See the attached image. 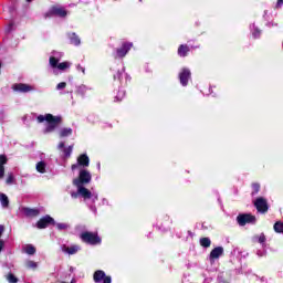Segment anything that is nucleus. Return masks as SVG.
Wrapping results in <instances>:
<instances>
[{"mask_svg": "<svg viewBox=\"0 0 283 283\" xmlns=\"http://www.w3.org/2000/svg\"><path fill=\"white\" fill-rule=\"evenodd\" d=\"M38 123H45L46 122V127L44 129L45 134H52V132L56 130V127L63 123V117L61 116H54L50 113L45 115H39L36 117Z\"/></svg>", "mask_w": 283, "mask_h": 283, "instance_id": "1", "label": "nucleus"}, {"mask_svg": "<svg viewBox=\"0 0 283 283\" xmlns=\"http://www.w3.org/2000/svg\"><path fill=\"white\" fill-rule=\"evenodd\" d=\"M81 240L83 242H86V244H101V237H98L97 232H82L80 235Z\"/></svg>", "mask_w": 283, "mask_h": 283, "instance_id": "2", "label": "nucleus"}, {"mask_svg": "<svg viewBox=\"0 0 283 283\" xmlns=\"http://www.w3.org/2000/svg\"><path fill=\"white\" fill-rule=\"evenodd\" d=\"M90 182H92V174L86 169L80 170L78 178L73 180L75 186L90 185Z\"/></svg>", "mask_w": 283, "mask_h": 283, "instance_id": "3", "label": "nucleus"}, {"mask_svg": "<svg viewBox=\"0 0 283 283\" xmlns=\"http://www.w3.org/2000/svg\"><path fill=\"white\" fill-rule=\"evenodd\" d=\"M45 17H60L61 19H65V17H67V10L59 4H55L50 8L49 12L45 13Z\"/></svg>", "mask_w": 283, "mask_h": 283, "instance_id": "4", "label": "nucleus"}, {"mask_svg": "<svg viewBox=\"0 0 283 283\" xmlns=\"http://www.w3.org/2000/svg\"><path fill=\"white\" fill-rule=\"evenodd\" d=\"M77 187V195L81 196L84 200H98V195L90 191V189L85 188L84 186H75Z\"/></svg>", "mask_w": 283, "mask_h": 283, "instance_id": "5", "label": "nucleus"}, {"mask_svg": "<svg viewBox=\"0 0 283 283\" xmlns=\"http://www.w3.org/2000/svg\"><path fill=\"white\" fill-rule=\"evenodd\" d=\"M93 281L95 283H112V276L105 274L103 270H96L93 274Z\"/></svg>", "mask_w": 283, "mask_h": 283, "instance_id": "6", "label": "nucleus"}, {"mask_svg": "<svg viewBox=\"0 0 283 283\" xmlns=\"http://www.w3.org/2000/svg\"><path fill=\"white\" fill-rule=\"evenodd\" d=\"M253 203L259 213H266L269 211V202L264 197L256 198Z\"/></svg>", "mask_w": 283, "mask_h": 283, "instance_id": "7", "label": "nucleus"}, {"mask_svg": "<svg viewBox=\"0 0 283 283\" xmlns=\"http://www.w3.org/2000/svg\"><path fill=\"white\" fill-rule=\"evenodd\" d=\"M50 224H56V222L54 221V218H52L51 216L46 214L44 217H42L36 223L35 227L36 229H48V227Z\"/></svg>", "mask_w": 283, "mask_h": 283, "instance_id": "8", "label": "nucleus"}, {"mask_svg": "<svg viewBox=\"0 0 283 283\" xmlns=\"http://www.w3.org/2000/svg\"><path fill=\"white\" fill-rule=\"evenodd\" d=\"M237 220L240 227H244V224H255V216L253 214H239Z\"/></svg>", "mask_w": 283, "mask_h": 283, "instance_id": "9", "label": "nucleus"}, {"mask_svg": "<svg viewBox=\"0 0 283 283\" xmlns=\"http://www.w3.org/2000/svg\"><path fill=\"white\" fill-rule=\"evenodd\" d=\"M34 87L25 83H18L12 86L13 92H21L22 94H28V92H32Z\"/></svg>", "mask_w": 283, "mask_h": 283, "instance_id": "10", "label": "nucleus"}, {"mask_svg": "<svg viewBox=\"0 0 283 283\" xmlns=\"http://www.w3.org/2000/svg\"><path fill=\"white\" fill-rule=\"evenodd\" d=\"M189 78H191V71L188 69H182V71L179 73V81L184 87H187Z\"/></svg>", "mask_w": 283, "mask_h": 283, "instance_id": "11", "label": "nucleus"}, {"mask_svg": "<svg viewBox=\"0 0 283 283\" xmlns=\"http://www.w3.org/2000/svg\"><path fill=\"white\" fill-rule=\"evenodd\" d=\"M57 149H59V151L62 153L64 160H67V158H70V156L72 154V146L65 147V142H61L57 145Z\"/></svg>", "mask_w": 283, "mask_h": 283, "instance_id": "12", "label": "nucleus"}, {"mask_svg": "<svg viewBox=\"0 0 283 283\" xmlns=\"http://www.w3.org/2000/svg\"><path fill=\"white\" fill-rule=\"evenodd\" d=\"M6 165H8V156L0 155V180L6 178Z\"/></svg>", "mask_w": 283, "mask_h": 283, "instance_id": "13", "label": "nucleus"}, {"mask_svg": "<svg viewBox=\"0 0 283 283\" xmlns=\"http://www.w3.org/2000/svg\"><path fill=\"white\" fill-rule=\"evenodd\" d=\"M132 48H133L132 43L129 42L124 43L120 49H117V56L119 59H123V56H126L127 52H129Z\"/></svg>", "mask_w": 283, "mask_h": 283, "instance_id": "14", "label": "nucleus"}, {"mask_svg": "<svg viewBox=\"0 0 283 283\" xmlns=\"http://www.w3.org/2000/svg\"><path fill=\"white\" fill-rule=\"evenodd\" d=\"M22 211L27 218H36L41 213V210L36 208H22Z\"/></svg>", "mask_w": 283, "mask_h": 283, "instance_id": "15", "label": "nucleus"}, {"mask_svg": "<svg viewBox=\"0 0 283 283\" xmlns=\"http://www.w3.org/2000/svg\"><path fill=\"white\" fill-rule=\"evenodd\" d=\"M224 254V248L217 247L210 252V260H218L221 255Z\"/></svg>", "mask_w": 283, "mask_h": 283, "instance_id": "16", "label": "nucleus"}, {"mask_svg": "<svg viewBox=\"0 0 283 283\" xmlns=\"http://www.w3.org/2000/svg\"><path fill=\"white\" fill-rule=\"evenodd\" d=\"M116 78L119 81V83H123L124 81L125 83H127V73H125V67H122L120 70L117 71V74L114 75L115 81Z\"/></svg>", "mask_w": 283, "mask_h": 283, "instance_id": "17", "label": "nucleus"}, {"mask_svg": "<svg viewBox=\"0 0 283 283\" xmlns=\"http://www.w3.org/2000/svg\"><path fill=\"white\" fill-rule=\"evenodd\" d=\"M77 165H80V167H90V157L85 154L80 155L77 157Z\"/></svg>", "mask_w": 283, "mask_h": 283, "instance_id": "18", "label": "nucleus"}, {"mask_svg": "<svg viewBox=\"0 0 283 283\" xmlns=\"http://www.w3.org/2000/svg\"><path fill=\"white\" fill-rule=\"evenodd\" d=\"M0 202L3 209H8L10 207V199L8 198V195L0 192Z\"/></svg>", "mask_w": 283, "mask_h": 283, "instance_id": "19", "label": "nucleus"}, {"mask_svg": "<svg viewBox=\"0 0 283 283\" xmlns=\"http://www.w3.org/2000/svg\"><path fill=\"white\" fill-rule=\"evenodd\" d=\"M189 52H190L189 45H187V44L179 45V48H178L179 56L185 57V56H187V54H189Z\"/></svg>", "mask_w": 283, "mask_h": 283, "instance_id": "20", "label": "nucleus"}, {"mask_svg": "<svg viewBox=\"0 0 283 283\" xmlns=\"http://www.w3.org/2000/svg\"><path fill=\"white\" fill-rule=\"evenodd\" d=\"M48 167V165L45 164V161H39L35 166V169L39 174H45V168Z\"/></svg>", "mask_w": 283, "mask_h": 283, "instance_id": "21", "label": "nucleus"}, {"mask_svg": "<svg viewBox=\"0 0 283 283\" xmlns=\"http://www.w3.org/2000/svg\"><path fill=\"white\" fill-rule=\"evenodd\" d=\"M273 229L275 233H282L283 234V222L282 221H276L273 226Z\"/></svg>", "mask_w": 283, "mask_h": 283, "instance_id": "22", "label": "nucleus"}, {"mask_svg": "<svg viewBox=\"0 0 283 283\" xmlns=\"http://www.w3.org/2000/svg\"><path fill=\"white\" fill-rule=\"evenodd\" d=\"M49 63L53 70H56V67H59V59L54 56H50Z\"/></svg>", "mask_w": 283, "mask_h": 283, "instance_id": "23", "label": "nucleus"}, {"mask_svg": "<svg viewBox=\"0 0 283 283\" xmlns=\"http://www.w3.org/2000/svg\"><path fill=\"white\" fill-rule=\"evenodd\" d=\"M200 244H201L205 249H209V247H211V239H209V238H201V239H200Z\"/></svg>", "mask_w": 283, "mask_h": 283, "instance_id": "24", "label": "nucleus"}, {"mask_svg": "<svg viewBox=\"0 0 283 283\" xmlns=\"http://www.w3.org/2000/svg\"><path fill=\"white\" fill-rule=\"evenodd\" d=\"M71 135H72V128H63L60 132V138H65V137L71 136Z\"/></svg>", "mask_w": 283, "mask_h": 283, "instance_id": "25", "label": "nucleus"}, {"mask_svg": "<svg viewBox=\"0 0 283 283\" xmlns=\"http://www.w3.org/2000/svg\"><path fill=\"white\" fill-rule=\"evenodd\" d=\"M25 253H28V255H34V253H36V248H34L32 244H29L25 248Z\"/></svg>", "mask_w": 283, "mask_h": 283, "instance_id": "26", "label": "nucleus"}, {"mask_svg": "<svg viewBox=\"0 0 283 283\" xmlns=\"http://www.w3.org/2000/svg\"><path fill=\"white\" fill-rule=\"evenodd\" d=\"M7 281L9 283H18L19 282V279L12 274V272H10L8 275H7Z\"/></svg>", "mask_w": 283, "mask_h": 283, "instance_id": "27", "label": "nucleus"}, {"mask_svg": "<svg viewBox=\"0 0 283 283\" xmlns=\"http://www.w3.org/2000/svg\"><path fill=\"white\" fill-rule=\"evenodd\" d=\"M254 239L256 242H259V244H264V242H266V235H264V233L254 237Z\"/></svg>", "mask_w": 283, "mask_h": 283, "instance_id": "28", "label": "nucleus"}, {"mask_svg": "<svg viewBox=\"0 0 283 283\" xmlns=\"http://www.w3.org/2000/svg\"><path fill=\"white\" fill-rule=\"evenodd\" d=\"M125 98V91H118L117 95L115 96V103H120Z\"/></svg>", "mask_w": 283, "mask_h": 283, "instance_id": "29", "label": "nucleus"}, {"mask_svg": "<svg viewBox=\"0 0 283 283\" xmlns=\"http://www.w3.org/2000/svg\"><path fill=\"white\" fill-rule=\"evenodd\" d=\"M6 185H14V175L12 172L8 174V177L6 179Z\"/></svg>", "mask_w": 283, "mask_h": 283, "instance_id": "30", "label": "nucleus"}, {"mask_svg": "<svg viewBox=\"0 0 283 283\" xmlns=\"http://www.w3.org/2000/svg\"><path fill=\"white\" fill-rule=\"evenodd\" d=\"M36 266H39V265L34 261L29 260V261L25 262V268L27 269H32L34 271L36 269Z\"/></svg>", "mask_w": 283, "mask_h": 283, "instance_id": "31", "label": "nucleus"}, {"mask_svg": "<svg viewBox=\"0 0 283 283\" xmlns=\"http://www.w3.org/2000/svg\"><path fill=\"white\" fill-rule=\"evenodd\" d=\"M260 192V184L253 182L252 184V196H256Z\"/></svg>", "mask_w": 283, "mask_h": 283, "instance_id": "32", "label": "nucleus"}, {"mask_svg": "<svg viewBox=\"0 0 283 283\" xmlns=\"http://www.w3.org/2000/svg\"><path fill=\"white\" fill-rule=\"evenodd\" d=\"M70 67V63H67V62H62V63H59L57 64V67H56V70H67Z\"/></svg>", "mask_w": 283, "mask_h": 283, "instance_id": "33", "label": "nucleus"}, {"mask_svg": "<svg viewBox=\"0 0 283 283\" xmlns=\"http://www.w3.org/2000/svg\"><path fill=\"white\" fill-rule=\"evenodd\" d=\"M72 41H73V45H81V38H78L76 33H73Z\"/></svg>", "mask_w": 283, "mask_h": 283, "instance_id": "34", "label": "nucleus"}, {"mask_svg": "<svg viewBox=\"0 0 283 283\" xmlns=\"http://www.w3.org/2000/svg\"><path fill=\"white\" fill-rule=\"evenodd\" d=\"M86 93H87V86L81 85L77 87V94H82L83 96V94H86Z\"/></svg>", "mask_w": 283, "mask_h": 283, "instance_id": "35", "label": "nucleus"}, {"mask_svg": "<svg viewBox=\"0 0 283 283\" xmlns=\"http://www.w3.org/2000/svg\"><path fill=\"white\" fill-rule=\"evenodd\" d=\"M62 251L64 253H67L69 255H72V248H70V247L63 245Z\"/></svg>", "mask_w": 283, "mask_h": 283, "instance_id": "36", "label": "nucleus"}, {"mask_svg": "<svg viewBox=\"0 0 283 283\" xmlns=\"http://www.w3.org/2000/svg\"><path fill=\"white\" fill-rule=\"evenodd\" d=\"M65 87H67V83L61 82L57 84L56 90H65Z\"/></svg>", "mask_w": 283, "mask_h": 283, "instance_id": "37", "label": "nucleus"}, {"mask_svg": "<svg viewBox=\"0 0 283 283\" xmlns=\"http://www.w3.org/2000/svg\"><path fill=\"white\" fill-rule=\"evenodd\" d=\"M56 227L60 231L67 229V224H65V223H57Z\"/></svg>", "mask_w": 283, "mask_h": 283, "instance_id": "38", "label": "nucleus"}, {"mask_svg": "<svg viewBox=\"0 0 283 283\" xmlns=\"http://www.w3.org/2000/svg\"><path fill=\"white\" fill-rule=\"evenodd\" d=\"M77 251H81V247H78V245H73L72 247V253L74 254V253H77Z\"/></svg>", "mask_w": 283, "mask_h": 283, "instance_id": "39", "label": "nucleus"}, {"mask_svg": "<svg viewBox=\"0 0 283 283\" xmlns=\"http://www.w3.org/2000/svg\"><path fill=\"white\" fill-rule=\"evenodd\" d=\"M4 231H6V226L0 224V238L3 235Z\"/></svg>", "mask_w": 283, "mask_h": 283, "instance_id": "40", "label": "nucleus"}, {"mask_svg": "<svg viewBox=\"0 0 283 283\" xmlns=\"http://www.w3.org/2000/svg\"><path fill=\"white\" fill-rule=\"evenodd\" d=\"M3 247H6V242L3 240H0V253L3 251Z\"/></svg>", "mask_w": 283, "mask_h": 283, "instance_id": "41", "label": "nucleus"}, {"mask_svg": "<svg viewBox=\"0 0 283 283\" xmlns=\"http://www.w3.org/2000/svg\"><path fill=\"white\" fill-rule=\"evenodd\" d=\"M282 6H283V0H277L276 8H282Z\"/></svg>", "mask_w": 283, "mask_h": 283, "instance_id": "42", "label": "nucleus"}, {"mask_svg": "<svg viewBox=\"0 0 283 283\" xmlns=\"http://www.w3.org/2000/svg\"><path fill=\"white\" fill-rule=\"evenodd\" d=\"M77 70H81V72H83V74H85V67L78 65V66H77Z\"/></svg>", "mask_w": 283, "mask_h": 283, "instance_id": "43", "label": "nucleus"}, {"mask_svg": "<svg viewBox=\"0 0 283 283\" xmlns=\"http://www.w3.org/2000/svg\"><path fill=\"white\" fill-rule=\"evenodd\" d=\"M25 1H27V3H32L33 0H25Z\"/></svg>", "mask_w": 283, "mask_h": 283, "instance_id": "44", "label": "nucleus"}, {"mask_svg": "<svg viewBox=\"0 0 283 283\" xmlns=\"http://www.w3.org/2000/svg\"><path fill=\"white\" fill-rule=\"evenodd\" d=\"M72 169H76V165H73V166H72Z\"/></svg>", "mask_w": 283, "mask_h": 283, "instance_id": "45", "label": "nucleus"}, {"mask_svg": "<svg viewBox=\"0 0 283 283\" xmlns=\"http://www.w3.org/2000/svg\"><path fill=\"white\" fill-rule=\"evenodd\" d=\"M0 70H1V62H0Z\"/></svg>", "mask_w": 283, "mask_h": 283, "instance_id": "46", "label": "nucleus"}]
</instances>
